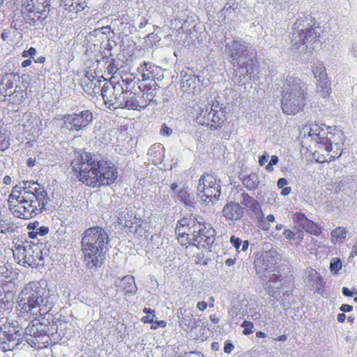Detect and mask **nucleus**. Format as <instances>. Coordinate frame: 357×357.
I'll return each instance as SVG.
<instances>
[{
	"label": "nucleus",
	"mask_w": 357,
	"mask_h": 357,
	"mask_svg": "<svg viewBox=\"0 0 357 357\" xmlns=\"http://www.w3.org/2000/svg\"><path fill=\"white\" fill-rule=\"evenodd\" d=\"M55 300V295L41 287L38 282L26 284L19 294V311L24 319L33 320L24 330L17 321H10L7 317L0 318V349L4 351L13 350L24 339L37 349L47 347L58 326L52 324L50 331L49 326L42 324L37 319L52 309Z\"/></svg>",
	"instance_id": "1"
},
{
	"label": "nucleus",
	"mask_w": 357,
	"mask_h": 357,
	"mask_svg": "<svg viewBox=\"0 0 357 357\" xmlns=\"http://www.w3.org/2000/svg\"><path fill=\"white\" fill-rule=\"evenodd\" d=\"M49 201L45 187L32 181H23L15 185L8 199L13 215L24 220L41 213Z\"/></svg>",
	"instance_id": "2"
},
{
	"label": "nucleus",
	"mask_w": 357,
	"mask_h": 357,
	"mask_svg": "<svg viewBox=\"0 0 357 357\" xmlns=\"http://www.w3.org/2000/svg\"><path fill=\"white\" fill-rule=\"evenodd\" d=\"M71 167L79 181L93 188L110 185L118 177L116 168L112 163L99 160L97 155L91 153H76L71 162Z\"/></svg>",
	"instance_id": "3"
},
{
	"label": "nucleus",
	"mask_w": 357,
	"mask_h": 357,
	"mask_svg": "<svg viewBox=\"0 0 357 357\" xmlns=\"http://www.w3.org/2000/svg\"><path fill=\"white\" fill-rule=\"evenodd\" d=\"M107 231L98 226L86 229L82 234L81 247L84 261L89 268L100 267L111 248Z\"/></svg>",
	"instance_id": "4"
},
{
	"label": "nucleus",
	"mask_w": 357,
	"mask_h": 357,
	"mask_svg": "<svg viewBox=\"0 0 357 357\" xmlns=\"http://www.w3.org/2000/svg\"><path fill=\"white\" fill-rule=\"evenodd\" d=\"M307 86L298 77L288 76L282 90L281 108L285 114L295 115L306 105Z\"/></svg>",
	"instance_id": "5"
},
{
	"label": "nucleus",
	"mask_w": 357,
	"mask_h": 357,
	"mask_svg": "<svg viewBox=\"0 0 357 357\" xmlns=\"http://www.w3.org/2000/svg\"><path fill=\"white\" fill-rule=\"evenodd\" d=\"M312 17L305 15L296 20L292 26L291 43L294 48L298 50L301 46L314 50L319 45L318 34L314 28Z\"/></svg>",
	"instance_id": "6"
},
{
	"label": "nucleus",
	"mask_w": 357,
	"mask_h": 357,
	"mask_svg": "<svg viewBox=\"0 0 357 357\" xmlns=\"http://www.w3.org/2000/svg\"><path fill=\"white\" fill-rule=\"evenodd\" d=\"M225 109L218 101L213 102L212 104L200 101L195 108L196 121L211 130L220 129L226 121Z\"/></svg>",
	"instance_id": "7"
},
{
	"label": "nucleus",
	"mask_w": 357,
	"mask_h": 357,
	"mask_svg": "<svg viewBox=\"0 0 357 357\" xmlns=\"http://www.w3.org/2000/svg\"><path fill=\"white\" fill-rule=\"evenodd\" d=\"M216 178L208 174H203L197 185V195L203 202L217 201L220 195V185Z\"/></svg>",
	"instance_id": "8"
},
{
	"label": "nucleus",
	"mask_w": 357,
	"mask_h": 357,
	"mask_svg": "<svg viewBox=\"0 0 357 357\" xmlns=\"http://www.w3.org/2000/svg\"><path fill=\"white\" fill-rule=\"evenodd\" d=\"M93 114L89 109L63 115L62 129L70 132H79L86 129L93 121Z\"/></svg>",
	"instance_id": "9"
},
{
	"label": "nucleus",
	"mask_w": 357,
	"mask_h": 357,
	"mask_svg": "<svg viewBox=\"0 0 357 357\" xmlns=\"http://www.w3.org/2000/svg\"><path fill=\"white\" fill-rule=\"evenodd\" d=\"M330 127H325V126H321L317 124H313L306 127L308 137L317 144L319 147L322 146L328 152L332 150L333 144H335V146L338 144L335 139L336 134L330 131ZM337 135L339 136L341 135L340 133H337Z\"/></svg>",
	"instance_id": "10"
},
{
	"label": "nucleus",
	"mask_w": 357,
	"mask_h": 357,
	"mask_svg": "<svg viewBox=\"0 0 357 357\" xmlns=\"http://www.w3.org/2000/svg\"><path fill=\"white\" fill-rule=\"evenodd\" d=\"M192 236L190 237L192 244L198 248H208L212 245L215 241V231L210 224L193 223Z\"/></svg>",
	"instance_id": "11"
},
{
	"label": "nucleus",
	"mask_w": 357,
	"mask_h": 357,
	"mask_svg": "<svg viewBox=\"0 0 357 357\" xmlns=\"http://www.w3.org/2000/svg\"><path fill=\"white\" fill-rule=\"evenodd\" d=\"M22 13H27L26 20L31 25H34L36 20L32 15H37V19L43 22L45 20L50 12V3L47 0H24Z\"/></svg>",
	"instance_id": "12"
},
{
	"label": "nucleus",
	"mask_w": 357,
	"mask_h": 357,
	"mask_svg": "<svg viewBox=\"0 0 357 357\" xmlns=\"http://www.w3.org/2000/svg\"><path fill=\"white\" fill-rule=\"evenodd\" d=\"M252 52L251 47L241 40H234L225 45V53L234 62L247 58Z\"/></svg>",
	"instance_id": "13"
},
{
	"label": "nucleus",
	"mask_w": 357,
	"mask_h": 357,
	"mask_svg": "<svg viewBox=\"0 0 357 357\" xmlns=\"http://www.w3.org/2000/svg\"><path fill=\"white\" fill-rule=\"evenodd\" d=\"M240 197L241 204L250 218L255 221L260 219L263 211L259 202L245 192L241 194Z\"/></svg>",
	"instance_id": "14"
},
{
	"label": "nucleus",
	"mask_w": 357,
	"mask_h": 357,
	"mask_svg": "<svg viewBox=\"0 0 357 357\" xmlns=\"http://www.w3.org/2000/svg\"><path fill=\"white\" fill-rule=\"evenodd\" d=\"M312 73L317 82V91L323 98L328 96L330 91V82L323 63H319L312 68Z\"/></svg>",
	"instance_id": "15"
},
{
	"label": "nucleus",
	"mask_w": 357,
	"mask_h": 357,
	"mask_svg": "<svg viewBox=\"0 0 357 357\" xmlns=\"http://www.w3.org/2000/svg\"><path fill=\"white\" fill-rule=\"evenodd\" d=\"M104 82L101 88V96L104 100L105 105L110 109H112L113 102L115 98L119 92H123V88L120 84L116 83L113 85L110 82H107L105 79L102 81Z\"/></svg>",
	"instance_id": "16"
},
{
	"label": "nucleus",
	"mask_w": 357,
	"mask_h": 357,
	"mask_svg": "<svg viewBox=\"0 0 357 357\" xmlns=\"http://www.w3.org/2000/svg\"><path fill=\"white\" fill-rule=\"evenodd\" d=\"M244 211L241 204L230 202L222 210V216L227 220L237 221L243 215Z\"/></svg>",
	"instance_id": "17"
},
{
	"label": "nucleus",
	"mask_w": 357,
	"mask_h": 357,
	"mask_svg": "<svg viewBox=\"0 0 357 357\" xmlns=\"http://www.w3.org/2000/svg\"><path fill=\"white\" fill-rule=\"evenodd\" d=\"M181 87L183 91L195 93L197 91V87L199 84V79L195 75H188L181 73Z\"/></svg>",
	"instance_id": "18"
},
{
	"label": "nucleus",
	"mask_w": 357,
	"mask_h": 357,
	"mask_svg": "<svg viewBox=\"0 0 357 357\" xmlns=\"http://www.w3.org/2000/svg\"><path fill=\"white\" fill-rule=\"evenodd\" d=\"M195 223L194 220H188L187 219H182L178 222L176 227L175 229V233L177 235L178 241L180 239L186 238L190 240V237L192 236V225Z\"/></svg>",
	"instance_id": "19"
},
{
	"label": "nucleus",
	"mask_w": 357,
	"mask_h": 357,
	"mask_svg": "<svg viewBox=\"0 0 357 357\" xmlns=\"http://www.w3.org/2000/svg\"><path fill=\"white\" fill-rule=\"evenodd\" d=\"M138 70L141 73L143 80H154L158 79L157 75L160 72L161 69L152 63L144 62Z\"/></svg>",
	"instance_id": "20"
},
{
	"label": "nucleus",
	"mask_w": 357,
	"mask_h": 357,
	"mask_svg": "<svg viewBox=\"0 0 357 357\" xmlns=\"http://www.w3.org/2000/svg\"><path fill=\"white\" fill-rule=\"evenodd\" d=\"M15 75L13 73L0 71V93L6 97L9 91L13 87Z\"/></svg>",
	"instance_id": "21"
},
{
	"label": "nucleus",
	"mask_w": 357,
	"mask_h": 357,
	"mask_svg": "<svg viewBox=\"0 0 357 357\" xmlns=\"http://www.w3.org/2000/svg\"><path fill=\"white\" fill-rule=\"evenodd\" d=\"M139 218L137 216L135 211L130 208H126L120 213L119 216V224L128 229L134 227V222Z\"/></svg>",
	"instance_id": "22"
},
{
	"label": "nucleus",
	"mask_w": 357,
	"mask_h": 357,
	"mask_svg": "<svg viewBox=\"0 0 357 357\" xmlns=\"http://www.w3.org/2000/svg\"><path fill=\"white\" fill-rule=\"evenodd\" d=\"M117 286L123 289L126 295H135L137 291L134 277L130 275L124 276Z\"/></svg>",
	"instance_id": "23"
},
{
	"label": "nucleus",
	"mask_w": 357,
	"mask_h": 357,
	"mask_svg": "<svg viewBox=\"0 0 357 357\" xmlns=\"http://www.w3.org/2000/svg\"><path fill=\"white\" fill-rule=\"evenodd\" d=\"M187 312L188 310L183 307L177 310L179 326L185 331L190 328L191 323L195 322V319L192 318V314H188Z\"/></svg>",
	"instance_id": "24"
},
{
	"label": "nucleus",
	"mask_w": 357,
	"mask_h": 357,
	"mask_svg": "<svg viewBox=\"0 0 357 357\" xmlns=\"http://www.w3.org/2000/svg\"><path fill=\"white\" fill-rule=\"evenodd\" d=\"M165 148L160 144H153L148 151V155L153 163L157 164L162 160Z\"/></svg>",
	"instance_id": "25"
},
{
	"label": "nucleus",
	"mask_w": 357,
	"mask_h": 357,
	"mask_svg": "<svg viewBox=\"0 0 357 357\" xmlns=\"http://www.w3.org/2000/svg\"><path fill=\"white\" fill-rule=\"evenodd\" d=\"M263 268L268 269L280 261V255L275 249L269 250L262 255Z\"/></svg>",
	"instance_id": "26"
},
{
	"label": "nucleus",
	"mask_w": 357,
	"mask_h": 357,
	"mask_svg": "<svg viewBox=\"0 0 357 357\" xmlns=\"http://www.w3.org/2000/svg\"><path fill=\"white\" fill-rule=\"evenodd\" d=\"M282 287V276L273 274L270 276L268 281L266 282V289L268 294L274 297L275 294Z\"/></svg>",
	"instance_id": "27"
},
{
	"label": "nucleus",
	"mask_w": 357,
	"mask_h": 357,
	"mask_svg": "<svg viewBox=\"0 0 357 357\" xmlns=\"http://www.w3.org/2000/svg\"><path fill=\"white\" fill-rule=\"evenodd\" d=\"M8 100L13 104H20L26 98V93L20 85H16L13 92L9 91Z\"/></svg>",
	"instance_id": "28"
},
{
	"label": "nucleus",
	"mask_w": 357,
	"mask_h": 357,
	"mask_svg": "<svg viewBox=\"0 0 357 357\" xmlns=\"http://www.w3.org/2000/svg\"><path fill=\"white\" fill-rule=\"evenodd\" d=\"M241 179L243 185L249 190L256 189L259 183V176L255 173L249 175H241Z\"/></svg>",
	"instance_id": "29"
},
{
	"label": "nucleus",
	"mask_w": 357,
	"mask_h": 357,
	"mask_svg": "<svg viewBox=\"0 0 357 357\" xmlns=\"http://www.w3.org/2000/svg\"><path fill=\"white\" fill-rule=\"evenodd\" d=\"M138 101L137 103L139 105V109H142L146 107V106L151 102L153 101L155 94L153 91H148L146 93L142 92L139 90L137 92Z\"/></svg>",
	"instance_id": "30"
},
{
	"label": "nucleus",
	"mask_w": 357,
	"mask_h": 357,
	"mask_svg": "<svg viewBox=\"0 0 357 357\" xmlns=\"http://www.w3.org/2000/svg\"><path fill=\"white\" fill-rule=\"evenodd\" d=\"M148 227V222L145 220H142L139 218L134 222V227L129 229V231L138 236H143L145 235Z\"/></svg>",
	"instance_id": "31"
},
{
	"label": "nucleus",
	"mask_w": 357,
	"mask_h": 357,
	"mask_svg": "<svg viewBox=\"0 0 357 357\" xmlns=\"http://www.w3.org/2000/svg\"><path fill=\"white\" fill-rule=\"evenodd\" d=\"M306 273L312 286L318 288L323 286V278L315 269L310 268L307 271Z\"/></svg>",
	"instance_id": "32"
},
{
	"label": "nucleus",
	"mask_w": 357,
	"mask_h": 357,
	"mask_svg": "<svg viewBox=\"0 0 357 357\" xmlns=\"http://www.w3.org/2000/svg\"><path fill=\"white\" fill-rule=\"evenodd\" d=\"M347 231L344 227H338L331 233V241L336 244L337 242H342L347 237Z\"/></svg>",
	"instance_id": "33"
},
{
	"label": "nucleus",
	"mask_w": 357,
	"mask_h": 357,
	"mask_svg": "<svg viewBox=\"0 0 357 357\" xmlns=\"http://www.w3.org/2000/svg\"><path fill=\"white\" fill-rule=\"evenodd\" d=\"M126 93H128V98L126 109L140 111L139 105L137 103L138 94L137 91L135 90V91H130Z\"/></svg>",
	"instance_id": "34"
},
{
	"label": "nucleus",
	"mask_w": 357,
	"mask_h": 357,
	"mask_svg": "<svg viewBox=\"0 0 357 357\" xmlns=\"http://www.w3.org/2000/svg\"><path fill=\"white\" fill-rule=\"evenodd\" d=\"M274 222L275 217L273 214H269L265 218L264 213H262L261 218L257 221L258 227L263 231H268L271 228V223Z\"/></svg>",
	"instance_id": "35"
},
{
	"label": "nucleus",
	"mask_w": 357,
	"mask_h": 357,
	"mask_svg": "<svg viewBox=\"0 0 357 357\" xmlns=\"http://www.w3.org/2000/svg\"><path fill=\"white\" fill-rule=\"evenodd\" d=\"M135 84L136 81L131 75L126 76L124 78L122 77L121 82H116V84H120V86H122V91H123L124 93L135 91Z\"/></svg>",
	"instance_id": "36"
},
{
	"label": "nucleus",
	"mask_w": 357,
	"mask_h": 357,
	"mask_svg": "<svg viewBox=\"0 0 357 357\" xmlns=\"http://www.w3.org/2000/svg\"><path fill=\"white\" fill-rule=\"evenodd\" d=\"M128 93L124 92H119L114 101L112 110L118 108H125L126 107Z\"/></svg>",
	"instance_id": "37"
},
{
	"label": "nucleus",
	"mask_w": 357,
	"mask_h": 357,
	"mask_svg": "<svg viewBox=\"0 0 357 357\" xmlns=\"http://www.w3.org/2000/svg\"><path fill=\"white\" fill-rule=\"evenodd\" d=\"M177 199L187 206H191L193 203V199L191 195L185 188L181 189L178 191Z\"/></svg>",
	"instance_id": "38"
},
{
	"label": "nucleus",
	"mask_w": 357,
	"mask_h": 357,
	"mask_svg": "<svg viewBox=\"0 0 357 357\" xmlns=\"http://www.w3.org/2000/svg\"><path fill=\"white\" fill-rule=\"evenodd\" d=\"M303 229L314 236H319L322 232L321 227L310 220Z\"/></svg>",
	"instance_id": "39"
},
{
	"label": "nucleus",
	"mask_w": 357,
	"mask_h": 357,
	"mask_svg": "<svg viewBox=\"0 0 357 357\" xmlns=\"http://www.w3.org/2000/svg\"><path fill=\"white\" fill-rule=\"evenodd\" d=\"M293 221L303 229L310 221V219H308L304 213L298 212L294 215Z\"/></svg>",
	"instance_id": "40"
},
{
	"label": "nucleus",
	"mask_w": 357,
	"mask_h": 357,
	"mask_svg": "<svg viewBox=\"0 0 357 357\" xmlns=\"http://www.w3.org/2000/svg\"><path fill=\"white\" fill-rule=\"evenodd\" d=\"M86 6L87 4L84 0H73L72 3L69 6L68 10L70 12L77 13L82 11Z\"/></svg>",
	"instance_id": "41"
},
{
	"label": "nucleus",
	"mask_w": 357,
	"mask_h": 357,
	"mask_svg": "<svg viewBox=\"0 0 357 357\" xmlns=\"http://www.w3.org/2000/svg\"><path fill=\"white\" fill-rule=\"evenodd\" d=\"M253 54L252 52L249 54L250 58L247 61H243V64L245 65L247 70H245L246 73H248L250 75H251L252 73L255 72L257 70V66L256 60L254 59L252 56Z\"/></svg>",
	"instance_id": "42"
},
{
	"label": "nucleus",
	"mask_w": 357,
	"mask_h": 357,
	"mask_svg": "<svg viewBox=\"0 0 357 357\" xmlns=\"http://www.w3.org/2000/svg\"><path fill=\"white\" fill-rule=\"evenodd\" d=\"M95 82V79H91L90 78L85 77L82 79V86L83 90L88 94L91 95L93 91V86Z\"/></svg>",
	"instance_id": "43"
},
{
	"label": "nucleus",
	"mask_w": 357,
	"mask_h": 357,
	"mask_svg": "<svg viewBox=\"0 0 357 357\" xmlns=\"http://www.w3.org/2000/svg\"><path fill=\"white\" fill-rule=\"evenodd\" d=\"M282 301L284 307H289L295 302L293 295L287 291L283 293Z\"/></svg>",
	"instance_id": "44"
},
{
	"label": "nucleus",
	"mask_w": 357,
	"mask_h": 357,
	"mask_svg": "<svg viewBox=\"0 0 357 357\" xmlns=\"http://www.w3.org/2000/svg\"><path fill=\"white\" fill-rule=\"evenodd\" d=\"M342 268V261L339 258H333L330 264V270L333 274H337Z\"/></svg>",
	"instance_id": "45"
},
{
	"label": "nucleus",
	"mask_w": 357,
	"mask_h": 357,
	"mask_svg": "<svg viewBox=\"0 0 357 357\" xmlns=\"http://www.w3.org/2000/svg\"><path fill=\"white\" fill-rule=\"evenodd\" d=\"M235 63L238 64V67L236 71V74H238L240 77L245 78L247 76H250L248 73L245 72L247 68L245 65L243 64V61H242V60L236 61Z\"/></svg>",
	"instance_id": "46"
},
{
	"label": "nucleus",
	"mask_w": 357,
	"mask_h": 357,
	"mask_svg": "<svg viewBox=\"0 0 357 357\" xmlns=\"http://www.w3.org/2000/svg\"><path fill=\"white\" fill-rule=\"evenodd\" d=\"M241 327L243 328V333L244 335H250L253 333V324L251 321H244L242 324Z\"/></svg>",
	"instance_id": "47"
},
{
	"label": "nucleus",
	"mask_w": 357,
	"mask_h": 357,
	"mask_svg": "<svg viewBox=\"0 0 357 357\" xmlns=\"http://www.w3.org/2000/svg\"><path fill=\"white\" fill-rule=\"evenodd\" d=\"M10 146L9 140L7 139L6 135L0 132V150L5 151Z\"/></svg>",
	"instance_id": "48"
},
{
	"label": "nucleus",
	"mask_w": 357,
	"mask_h": 357,
	"mask_svg": "<svg viewBox=\"0 0 357 357\" xmlns=\"http://www.w3.org/2000/svg\"><path fill=\"white\" fill-rule=\"evenodd\" d=\"M230 243L235 248L236 251L238 252H240L241 246L242 244V241L241 240V238L238 237H236L235 236H232L230 238Z\"/></svg>",
	"instance_id": "49"
},
{
	"label": "nucleus",
	"mask_w": 357,
	"mask_h": 357,
	"mask_svg": "<svg viewBox=\"0 0 357 357\" xmlns=\"http://www.w3.org/2000/svg\"><path fill=\"white\" fill-rule=\"evenodd\" d=\"M278 161L279 158L277 155H272L268 164L266 167V169L268 172L273 171V166L277 165L278 163Z\"/></svg>",
	"instance_id": "50"
},
{
	"label": "nucleus",
	"mask_w": 357,
	"mask_h": 357,
	"mask_svg": "<svg viewBox=\"0 0 357 357\" xmlns=\"http://www.w3.org/2000/svg\"><path fill=\"white\" fill-rule=\"evenodd\" d=\"M172 132H173L172 129L171 128L168 127L167 125L162 124L161 126V128L160 130V133L162 136L169 137L172 134Z\"/></svg>",
	"instance_id": "51"
},
{
	"label": "nucleus",
	"mask_w": 357,
	"mask_h": 357,
	"mask_svg": "<svg viewBox=\"0 0 357 357\" xmlns=\"http://www.w3.org/2000/svg\"><path fill=\"white\" fill-rule=\"evenodd\" d=\"M101 82L102 81L98 79H95V82L93 86V91H91V96H94L98 93L100 91L101 92Z\"/></svg>",
	"instance_id": "52"
},
{
	"label": "nucleus",
	"mask_w": 357,
	"mask_h": 357,
	"mask_svg": "<svg viewBox=\"0 0 357 357\" xmlns=\"http://www.w3.org/2000/svg\"><path fill=\"white\" fill-rule=\"evenodd\" d=\"M282 235L284 236L286 239L296 240V234L295 233V231H291L290 229H284Z\"/></svg>",
	"instance_id": "53"
},
{
	"label": "nucleus",
	"mask_w": 357,
	"mask_h": 357,
	"mask_svg": "<svg viewBox=\"0 0 357 357\" xmlns=\"http://www.w3.org/2000/svg\"><path fill=\"white\" fill-rule=\"evenodd\" d=\"M36 50L35 47H31L28 50H24L22 54V57L24 58H27L29 56L33 58V56L34 55H36Z\"/></svg>",
	"instance_id": "54"
},
{
	"label": "nucleus",
	"mask_w": 357,
	"mask_h": 357,
	"mask_svg": "<svg viewBox=\"0 0 357 357\" xmlns=\"http://www.w3.org/2000/svg\"><path fill=\"white\" fill-rule=\"evenodd\" d=\"M36 231L38 233V235L44 236L49 232V228L45 226H41L36 229Z\"/></svg>",
	"instance_id": "55"
},
{
	"label": "nucleus",
	"mask_w": 357,
	"mask_h": 357,
	"mask_svg": "<svg viewBox=\"0 0 357 357\" xmlns=\"http://www.w3.org/2000/svg\"><path fill=\"white\" fill-rule=\"evenodd\" d=\"M155 317V314H146V316L142 318L141 321L145 324L153 323Z\"/></svg>",
	"instance_id": "56"
},
{
	"label": "nucleus",
	"mask_w": 357,
	"mask_h": 357,
	"mask_svg": "<svg viewBox=\"0 0 357 357\" xmlns=\"http://www.w3.org/2000/svg\"><path fill=\"white\" fill-rule=\"evenodd\" d=\"M167 325L166 321L161 320V321H153V324L151 326L152 329H157L158 327L165 328Z\"/></svg>",
	"instance_id": "57"
},
{
	"label": "nucleus",
	"mask_w": 357,
	"mask_h": 357,
	"mask_svg": "<svg viewBox=\"0 0 357 357\" xmlns=\"http://www.w3.org/2000/svg\"><path fill=\"white\" fill-rule=\"evenodd\" d=\"M234 347L233 344L229 341L225 342V346H224V351L226 354H230L232 350L234 349Z\"/></svg>",
	"instance_id": "58"
},
{
	"label": "nucleus",
	"mask_w": 357,
	"mask_h": 357,
	"mask_svg": "<svg viewBox=\"0 0 357 357\" xmlns=\"http://www.w3.org/2000/svg\"><path fill=\"white\" fill-rule=\"evenodd\" d=\"M288 183L287 181L284 178H280L278 180L277 185L279 188H285V185H287Z\"/></svg>",
	"instance_id": "59"
},
{
	"label": "nucleus",
	"mask_w": 357,
	"mask_h": 357,
	"mask_svg": "<svg viewBox=\"0 0 357 357\" xmlns=\"http://www.w3.org/2000/svg\"><path fill=\"white\" fill-rule=\"evenodd\" d=\"M146 37L150 41L155 42L159 41L160 40V37H159L158 34L155 33H151L148 34Z\"/></svg>",
	"instance_id": "60"
},
{
	"label": "nucleus",
	"mask_w": 357,
	"mask_h": 357,
	"mask_svg": "<svg viewBox=\"0 0 357 357\" xmlns=\"http://www.w3.org/2000/svg\"><path fill=\"white\" fill-rule=\"evenodd\" d=\"M340 310L343 312H349L353 310V307L349 304H343Z\"/></svg>",
	"instance_id": "61"
},
{
	"label": "nucleus",
	"mask_w": 357,
	"mask_h": 357,
	"mask_svg": "<svg viewBox=\"0 0 357 357\" xmlns=\"http://www.w3.org/2000/svg\"><path fill=\"white\" fill-rule=\"evenodd\" d=\"M207 303L205 302V301H199L197 303V307L200 310V311H204L206 309L207 307Z\"/></svg>",
	"instance_id": "62"
},
{
	"label": "nucleus",
	"mask_w": 357,
	"mask_h": 357,
	"mask_svg": "<svg viewBox=\"0 0 357 357\" xmlns=\"http://www.w3.org/2000/svg\"><path fill=\"white\" fill-rule=\"evenodd\" d=\"M10 36V31L7 29L3 30L1 38L3 41H6Z\"/></svg>",
	"instance_id": "63"
},
{
	"label": "nucleus",
	"mask_w": 357,
	"mask_h": 357,
	"mask_svg": "<svg viewBox=\"0 0 357 357\" xmlns=\"http://www.w3.org/2000/svg\"><path fill=\"white\" fill-rule=\"evenodd\" d=\"M342 291L344 296L352 297L354 296V293L351 291L347 287H343Z\"/></svg>",
	"instance_id": "64"
}]
</instances>
